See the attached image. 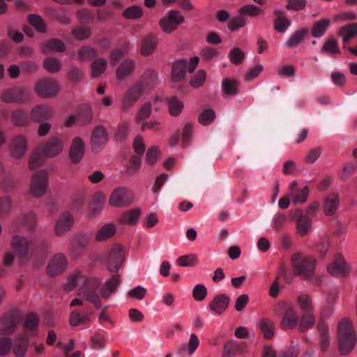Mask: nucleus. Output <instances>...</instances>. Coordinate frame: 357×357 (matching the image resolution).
<instances>
[{
    "instance_id": "nucleus-1",
    "label": "nucleus",
    "mask_w": 357,
    "mask_h": 357,
    "mask_svg": "<svg viewBox=\"0 0 357 357\" xmlns=\"http://www.w3.org/2000/svg\"><path fill=\"white\" fill-rule=\"evenodd\" d=\"M121 282L120 276L113 275L106 280L100 289H98L102 283V279L97 277H88L81 271H75L71 273L63 285L66 291H72L77 285L80 284L78 294L86 301L91 303L95 307L101 306V298L108 299L114 294Z\"/></svg>"
},
{
    "instance_id": "nucleus-2",
    "label": "nucleus",
    "mask_w": 357,
    "mask_h": 357,
    "mask_svg": "<svg viewBox=\"0 0 357 357\" xmlns=\"http://www.w3.org/2000/svg\"><path fill=\"white\" fill-rule=\"evenodd\" d=\"M337 339L340 353L348 354L354 347L356 336L352 323L347 318H343L337 326Z\"/></svg>"
},
{
    "instance_id": "nucleus-3",
    "label": "nucleus",
    "mask_w": 357,
    "mask_h": 357,
    "mask_svg": "<svg viewBox=\"0 0 357 357\" xmlns=\"http://www.w3.org/2000/svg\"><path fill=\"white\" fill-rule=\"evenodd\" d=\"M275 310L282 314L280 328L283 330L294 329L297 327L299 319L298 312L291 301H281L275 305Z\"/></svg>"
},
{
    "instance_id": "nucleus-4",
    "label": "nucleus",
    "mask_w": 357,
    "mask_h": 357,
    "mask_svg": "<svg viewBox=\"0 0 357 357\" xmlns=\"http://www.w3.org/2000/svg\"><path fill=\"white\" fill-rule=\"evenodd\" d=\"M291 266L293 274L301 276L303 279H309L312 274V259L311 257H303L300 253H296L291 258Z\"/></svg>"
},
{
    "instance_id": "nucleus-5",
    "label": "nucleus",
    "mask_w": 357,
    "mask_h": 357,
    "mask_svg": "<svg viewBox=\"0 0 357 357\" xmlns=\"http://www.w3.org/2000/svg\"><path fill=\"white\" fill-rule=\"evenodd\" d=\"M49 185V175L46 170H40L32 175L30 183V193L39 198L44 196Z\"/></svg>"
},
{
    "instance_id": "nucleus-6",
    "label": "nucleus",
    "mask_w": 357,
    "mask_h": 357,
    "mask_svg": "<svg viewBox=\"0 0 357 357\" xmlns=\"http://www.w3.org/2000/svg\"><path fill=\"white\" fill-rule=\"evenodd\" d=\"M135 199L132 191L125 187L115 188L109 199V204L115 208H125L130 206Z\"/></svg>"
},
{
    "instance_id": "nucleus-7",
    "label": "nucleus",
    "mask_w": 357,
    "mask_h": 357,
    "mask_svg": "<svg viewBox=\"0 0 357 357\" xmlns=\"http://www.w3.org/2000/svg\"><path fill=\"white\" fill-rule=\"evenodd\" d=\"M332 311V307H329L327 312H323L317 325V339L323 351L327 349L330 344L331 335L326 319L329 317Z\"/></svg>"
},
{
    "instance_id": "nucleus-8",
    "label": "nucleus",
    "mask_w": 357,
    "mask_h": 357,
    "mask_svg": "<svg viewBox=\"0 0 357 357\" xmlns=\"http://www.w3.org/2000/svg\"><path fill=\"white\" fill-rule=\"evenodd\" d=\"M124 260L123 247L115 244L103 259L107 268L112 273L117 272L122 266Z\"/></svg>"
},
{
    "instance_id": "nucleus-9",
    "label": "nucleus",
    "mask_w": 357,
    "mask_h": 357,
    "mask_svg": "<svg viewBox=\"0 0 357 357\" xmlns=\"http://www.w3.org/2000/svg\"><path fill=\"white\" fill-rule=\"evenodd\" d=\"M35 92L43 98H50L56 96L59 91V84L54 79H42L36 82Z\"/></svg>"
},
{
    "instance_id": "nucleus-10",
    "label": "nucleus",
    "mask_w": 357,
    "mask_h": 357,
    "mask_svg": "<svg viewBox=\"0 0 357 357\" xmlns=\"http://www.w3.org/2000/svg\"><path fill=\"white\" fill-rule=\"evenodd\" d=\"M32 241H28L25 237L14 235L10 241V245L15 254L22 261L25 260L31 252Z\"/></svg>"
},
{
    "instance_id": "nucleus-11",
    "label": "nucleus",
    "mask_w": 357,
    "mask_h": 357,
    "mask_svg": "<svg viewBox=\"0 0 357 357\" xmlns=\"http://www.w3.org/2000/svg\"><path fill=\"white\" fill-rule=\"evenodd\" d=\"M185 20L184 17L178 10H172L166 17H162L159 24L163 32L170 33L176 30L178 26Z\"/></svg>"
},
{
    "instance_id": "nucleus-12",
    "label": "nucleus",
    "mask_w": 357,
    "mask_h": 357,
    "mask_svg": "<svg viewBox=\"0 0 357 357\" xmlns=\"http://www.w3.org/2000/svg\"><path fill=\"white\" fill-rule=\"evenodd\" d=\"M143 83L137 82L126 92L121 102V109L128 110L140 98L143 93Z\"/></svg>"
},
{
    "instance_id": "nucleus-13",
    "label": "nucleus",
    "mask_w": 357,
    "mask_h": 357,
    "mask_svg": "<svg viewBox=\"0 0 357 357\" xmlns=\"http://www.w3.org/2000/svg\"><path fill=\"white\" fill-rule=\"evenodd\" d=\"M28 145L29 142L26 136L18 135L13 137L9 143L10 155L15 159H21L26 154Z\"/></svg>"
},
{
    "instance_id": "nucleus-14",
    "label": "nucleus",
    "mask_w": 357,
    "mask_h": 357,
    "mask_svg": "<svg viewBox=\"0 0 357 357\" xmlns=\"http://www.w3.org/2000/svg\"><path fill=\"white\" fill-rule=\"evenodd\" d=\"M20 321V313L10 312L3 315L0 319V331L1 334H11L15 330Z\"/></svg>"
},
{
    "instance_id": "nucleus-15",
    "label": "nucleus",
    "mask_w": 357,
    "mask_h": 357,
    "mask_svg": "<svg viewBox=\"0 0 357 357\" xmlns=\"http://www.w3.org/2000/svg\"><path fill=\"white\" fill-rule=\"evenodd\" d=\"M289 193L294 204H303L307 199L309 188L304 183H299L296 181H294L290 184Z\"/></svg>"
},
{
    "instance_id": "nucleus-16",
    "label": "nucleus",
    "mask_w": 357,
    "mask_h": 357,
    "mask_svg": "<svg viewBox=\"0 0 357 357\" xmlns=\"http://www.w3.org/2000/svg\"><path fill=\"white\" fill-rule=\"evenodd\" d=\"M108 141V133L106 129L98 126L96 127L91 133V146L93 152H99L103 149Z\"/></svg>"
},
{
    "instance_id": "nucleus-17",
    "label": "nucleus",
    "mask_w": 357,
    "mask_h": 357,
    "mask_svg": "<svg viewBox=\"0 0 357 357\" xmlns=\"http://www.w3.org/2000/svg\"><path fill=\"white\" fill-rule=\"evenodd\" d=\"M74 225L73 216L68 212L61 213L54 225V232L57 236H63L71 230Z\"/></svg>"
},
{
    "instance_id": "nucleus-18",
    "label": "nucleus",
    "mask_w": 357,
    "mask_h": 357,
    "mask_svg": "<svg viewBox=\"0 0 357 357\" xmlns=\"http://www.w3.org/2000/svg\"><path fill=\"white\" fill-rule=\"evenodd\" d=\"M1 98L5 102H25L29 99V91L20 87L12 88L5 91Z\"/></svg>"
},
{
    "instance_id": "nucleus-19",
    "label": "nucleus",
    "mask_w": 357,
    "mask_h": 357,
    "mask_svg": "<svg viewBox=\"0 0 357 357\" xmlns=\"http://www.w3.org/2000/svg\"><path fill=\"white\" fill-rule=\"evenodd\" d=\"M63 148V140L56 136H52L45 143L43 153L47 158H54L62 153Z\"/></svg>"
},
{
    "instance_id": "nucleus-20",
    "label": "nucleus",
    "mask_w": 357,
    "mask_h": 357,
    "mask_svg": "<svg viewBox=\"0 0 357 357\" xmlns=\"http://www.w3.org/2000/svg\"><path fill=\"white\" fill-rule=\"evenodd\" d=\"M68 261L64 255L61 253L56 254L50 260L47 272L50 276H55L61 274L67 268Z\"/></svg>"
},
{
    "instance_id": "nucleus-21",
    "label": "nucleus",
    "mask_w": 357,
    "mask_h": 357,
    "mask_svg": "<svg viewBox=\"0 0 357 357\" xmlns=\"http://www.w3.org/2000/svg\"><path fill=\"white\" fill-rule=\"evenodd\" d=\"M85 151L84 143L79 137L73 139L69 150L70 159L74 163H78L82 159Z\"/></svg>"
},
{
    "instance_id": "nucleus-22",
    "label": "nucleus",
    "mask_w": 357,
    "mask_h": 357,
    "mask_svg": "<svg viewBox=\"0 0 357 357\" xmlns=\"http://www.w3.org/2000/svg\"><path fill=\"white\" fill-rule=\"evenodd\" d=\"M328 273L333 275H346L348 273L349 266L341 255H336L333 263L327 267Z\"/></svg>"
},
{
    "instance_id": "nucleus-23",
    "label": "nucleus",
    "mask_w": 357,
    "mask_h": 357,
    "mask_svg": "<svg viewBox=\"0 0 357 357\" xmlns=\"http://www.w3.org/2000/svg\"><path fill=\"white\" fill-rule=\"evenodd\" d=\"M230 298L225 294L217 295L210 303V309L216 314H221L227 308Z\"/></svg>"
},
{
    "instance_id": "nucleus-24",
    "label": "nucleus",
    "mask_w": 357,
    "mask_h": 357,
    "mask_svg": "<svg viewBox=\"0 0 357 357\" xmlns=\"http://www.w3.org/2000/svg\"><path fill=\"white\" fill-rule=\"evenodd\" d=\"M52 116V108L46 105L34 107L31 111V118L33 121L42 122L50 119Z\"/></svg>"
},
{
    "instance_id": "nucleus-25",
    "label": "nucleus",
    "mask_w": 357,
    "mask_h": 357,
    "mask_svg": "<svg viewBox=\"0 0 357 357\" xmlns=\"http://www.w3.org/2000/svg\"><path fill=\"white\" fill-rule=\"evenodd\" d=\"M116 232V227L114 224H105L98 230L95 238L98 242L105 241L113 237Z\"/></svg>"
},
{
    "instance_id": "nucleus-26",
    "label": "nucleus",
    "mask_w": 357,
    "mask_h": 357,
    "mask_svg": "<svg viewBox=\"0 0 357 357\" xmlns=\"http://www.w3.org/2000/svg\"><path fill=\"white\" fill-rule=\"evenodd\" d=\"M187 61L180 59L172 66V79L174 82H180L184 79L186 73Z\"/></svg>"
},
{
    "instance_id": "nucleus-27",
    "label": "nucleus",
    "mask_w": 357,
    "mask_h": 357,
    "mask_svg": "<svg viewBox=\"0 0 357 357\" xmlns=\"http://www.w3.org/2000/svg\"><path fill=\"white\" fill-rule=\"evenodd\" d=\"M135 64L130 59L123 61L116 68V75L119 80H122L128 77L135 70Z\"/></svg>"
},
{
    "instance_id": "nucleus-28",
    "label": "nucleus",
    "mask_w": 357,
    "mask_h": 357,
    "mask_svg": "<svg viewBox=\"0 0 357 357\" xmlns=\"http://www.w3.org/2000/svg\"><path fill=\"white\" fill-rule=\"evenodd\" d=\"M92 313L79 312L74 310L70 314L69 324L72 326H77L82 324H86L91 321Z\"/></svg>"
},
{
    "instance_id": "nucleus-29",
    "label": "nucleus",
    "mask_w": 357,
    "mask_h": 357,
    "mask_svg": "<svg viewBox=\"0 0 357 357\" xmlns=\"http://www.w3.org/2000/svg\"><path fill=\"white\" fill-rule=\"evenodd\" d=\"M141 209L136 208L124 212L119 218V222L129 225H135L140 216Z\"/></svg>"
},
{
    "instance_id": "nucleus-30",
    "label": "nucleus",
    "mask_w": 357,
    "mask_h": 357,
    "mask_svg": "<svg viewBox=\"0 0 357 357\" xmlns=\"http://www.w3.org/2000/svg\"><path fill=\"white\" fill-rule=\"evenodd\" d=\"M199 345V340L195 333H191L187 344H181L178 349L180 354L188 353L192 355Z\"/></svg>"
},
{
    "instance_id": "nucleus-31",
    "label": "nucleus",
    "mask_w": 357,
    "mask_h": 357,
    "mask_svg": "<svg viewBox=\"0 0 357 357\" xmlns=\"http://www.w3.org/2000/svg\"><path fill=\"white\" fill-rule=\"evenodd\" d=\"M29 340L25 335H20L15 338L13 353L16 357H24L28 349Z\"/></svg>"
},
{
    "instance_id": "nucleus-32",
    "label": "nucleus",
    "mask_w": 357,
    "mask_h": 357,
    "mask_svg": "<svg viewBox=\"0 0 357 357\" xmlns=\"http://www.w3.org/2000/svg\"><path fill=\"white\" fill-rule=\"evenodd\" d=\"M357 24H350L342 26L338 31L339 36L342 37L344 48L347 44L356 35Z\"/></svg>"
},
{
    "instance_id": "nucleus-33",
    "label": "nucleus",
    "mask_w": 357,
    "mask_h": 357,
    "mask_svg": "<svg viewBox=\"0 0 357 357\" xmlns=\"http://www.w3.org/2000/svg\"><path fill=\"white\" fill-rule=\"evenodd\" d=\"M339 206L337 194L331 193L326 197L324 204V211L327 215H333Z\"/></svg>"
},
{
    "instance_id": "nucleus-34",
    "label": "nucleus",
    "mask_w": 357,
    "mask_h": 357,
    "mask_svg": "<svg viewBox=\"0 0 357 357\" xmlns=\"http://www.w3.org/2000/svg\"><path fill=\"white\" fill-rule=\"evenodd\" d=\"M66 49L65 44L59 39H51L42 45L41 51L44 54L52 52H63Z\"/></svg>"
},
{
    "instance_id": "nucleus-35",
    "label": "nucleus",
    "mask_w": 357,
    "mask_h": 357,
    "mask_svg": "<svg viewBox=\"0 0 357 357\" xmlns=\"http://www.w3.org/2000/svg\"><path fill=\"white\" fill-rule=\"evenodd\" d=\"M157 46V41L153 36H148L143 38L140 53L144 56L151 55Z\"/></svg>"
},
{
    "instance_id": "nucleus-36",
    "label": "nucleus",
    "mask_w": 357,
    "mask_h": 357,
    "mask_svg": "<svg viewBox=\"0 0 357 357\" xmlns=\"http://www.w3.org/2000/svg\"><path fill=\"white\" fill-rule=\"evenodd\" d=\"M297 305L302 314L311 313L312 310V302L310 295L302 294L297 296Z\"/></svg>"
},
{
    "instance_id": "nucleus-37",
    "label": "nucleus",
    "mask_w": 357,
    "mask_h": 357,
    "mask_svg": "<svg viewBox=\"0 0 357 357\" xmlns=\"http://www.w3.org/2000/svg\"><path fill=\"white\" fill-rule=\"evenodd\" d=\"M263 336L266 339H271L274 335V323L268 318L262 319L258 324Z\"/></svg>"
},
{
    "instance_id": "nucleus-38",
    "label": "nucleus",
    "mask_w": 357,
    "mask_h": 357,
    "mask_svg": "<svg viewBox=\"0 0 357 357\" xmlns=\"http://www.w3.org/2000/svg\"><path fill=\"white\" fill-rule=\"evenodd\" d=\"M238 86L239 83L236 79L226 77L222 82V91L226 95H236L238 93Z\"/></svg>"
},
{
    "instance_id": "nucleus-39",
    "label": "nucleus",
    "mask_w": 357,
    "mask_h": 357,
    "mask_svg": "<svg viewBox=\"0 0 357 357\" xmlns=\"http://www.w3.org/2000/svg\"><path fill=\"white\" fill-rule=\"evenodd\" d=\"M27 20L38 32L45 33L47 31V25L40 15L30 14L27 17Z\"/></svg>"
},
{
    "instance_id": "nucleus-40",
    "label": "nucleus",
    "mask_w": 357,
    "mask_h": 357,
    "mask_svg": "<svg viewBox=\"0 0 357 357\" xmlns=\"http://www.w3.org/2000/svg\"><path fill=\"white\" fill-rule=\"evenodd\" d=\"M97 56V51L89 46L82 47L77 54V59L79 61H89Z\"/></svg>"
},
{
    "instance_id": "nucleus-41",
    "label": "nucleus",
    "mask_w": 357,
    "mask_h": 357,
    "mask_svg": "<svg viewBox=\"0 0 357 357\" xmlns=\"http://www.w3.org/2000/svg\"><path fill=\"white\" fill-rule=\"evenodd\" d=\"M307 33L306 28H302L295 31L287 40L286 45L288 47H294L300 44Z\"/></svg>"
},
{
    "instance_id": "nucleus-42",
    "label": "nucleus",
    "mask_w": 357,
    "mask_h": 357,
    "mask_svg": "<svg viewBox=\"0 0 357 357\" xmlns=\"http://www.w3.org/2000/svg\"><path fill=\"white\" fill-rule=\"evenodd\" d=\"M107 62L105 59L98 58L91 63V77L93 78L100 76L106 70Z\"/></svg>"
},
{
    "instance_id": "nucleus-43",
    "label": "nucleus",
    "mask_w": 357,
    "mask_h": 357,
    "mask_svg": "<svg viewBox=\"0 0 357 357\" xmlns=\"http://www.w3.org/2000/svg\"><path fill=\"white\" fill-rule=\"evenodd\" d=\"M43 68L51 73H56L61 69V61L55 57H47L43 61Z\"/></svg>"
},
{
    "instance_id": "nucleus-44",
    "label": "nucleus",
    "mask_w": 357,
    "mask_h": 357,
    "mask_svg": "<svg viewBox=\"0 0 357 357\" xmlns=\"http://www.w3.org/2000/svg\"><path fill=\"white\" fill-rule=\"evenodd\" d=\"M168 110L172 116H178L183 109V102L177 98L167 99Z\"/></svg>"
},
{
    "instance_id": "nucleus-45",
    "label": "nucleus",
    "mask_w": 357,
    "mask_h": 357,
    "mask_svg": "<svg viewBox=\"0 0 357 357\" xmlns=\"http://www.w3.org/2000/svg\"><path fill=\"white\" fill-rule=\"evenodd\" d=\"M22 225L28 232H33L37 225L36 215L32 212L24 215L22 220Z\"/></svg>"
},
{
    "instance_id": "nucleus-46",
    "label": "nucleus",
    "mask_w": 357,
    "mask_h": 357,
    "mask_svg": "<svg viewBox=\"0 0 357 357\" xmlns=\"http://www.w3.org/2000/svg\"><path fill=\"white\" fill-rule=\"evenodd\" d=\"M238 13L249 17H256L263 14L264 10L255 5L246 4L239 8Z\"/></svg>"
},
{
    "instance_id": "nucleus-47",
    "label": "nucleus",
    "mask_w": 357,
    "mask_h": 357,
    "mask_svg": "<svg viewBox=\"0 0 357 357\" xmlns=\"http://www.w3.org/2000/svg\"><path fill=\"white\" fill-rule=\"evenodd\" d=\"M144 11L139 6H132L128 7L123 12V17L128 20H136L142 17Z\"/></svg>"
},
{
    "instance_id": "nucleus-48",
    "label": "nucleus",
    "mask_w": 357,
    "mask_h": 357,
    "mask_svg": "<svg viewBox=\"0 0 357 357\" xmlns=\"http://www.w3.org/2000/svg\"><path fill=\"white\" fill-rule=\"evenodd\" d=\"M39 323L38 316L33 313H29L27 314L24 321V328L28 331H34L37 329Z\"/></svg>"
},
{
    "instance_id": "nucleus-49",
    "label": "nucleus",
    "mask_w": 357,
    "mask_h": 357,
    "mask_svg": "<svg viewBox=\"0 0 357 357\" xmlns=\"http://www.w3.org/2000/svg\"><path fill=\"white\" fill-rule=\"evenodd\" d=\"M298 328L301 333H304L312 327V314H302L298 321Z\"/></svg>"
},
{
    "instance_id": "nucleus-50",
    "label": "nucleus",
    "mask_w": 357,
    "mask_h": 357,
    "mask_svg": "<svg viewBox=\"0 0 357 357\" xmlns=\"http://www.w3.org/2000/svg\"><path fill=\"white\" fill-rule=\"evenodd\" d=\"M331 20L326 18L314 22V37L322 36L328 29Z\"/></svg>"
},
{
    "instance_id": "nucleus-51",
    "label": "nucleus",
    "mask_w": 357,
    "mask_h": 357,
    "mask_svg": "<svg viewBox=\"0 0 357 357\" xmlns=\"http://www.w3.org/2000/svg\"><path fill=\"white\" fill-rule=\"evenodd\" d=\"M322 52L330 54H337L340 53L337 40L331 37L328 38L322 47Z\"/></svg>"
},
{
    "instance_id": "nucleus-52",
    "label": "nucleus",
    "mask_w": 357,
    "mask_h": 357,
    "mask_svg": "<svg viewBox=\"0 0 357 357\" xmlns=\"http://www.w3.org/2000/svg\"><path fill=\"white\" fill-rule=\"evenodd\" d=\"M311 227L310 220L306 215H301L297 220L298 232L301 236H305Z\"/></svg>"
},
{
    "instance_id": "nucleus-53",
    "label": "nucleus",
    "mask_w": 357,
    "mask_h": 357,
    "mask_svg": "<svg viewBox=\"0 0 357 357\" xmlns=\"http://www.w3.org/2000/svg\"><path fill=\"white\" fill-rule=\"evenodd\" d=\"M11 120L17 126H23L28 121L27 113L24 111L17 109L11 114Z\"/></svg>"
},
{
    "instance_id": "nucleus-54",
    "label": "nucleus",
    "mask_w": 357,
    "mask_h": 357,
    "mask_svg": "<svg viewBox=\"0 0 357 357\" xmlns=\"http://www.w3.org/2000/svg\"><path fill=\"white\" fill-rule=\"evenodd\" d=\"M216 114L213 109H206L199 116V122L204 126L211 124L215 119Z\"/></svg>"
},
{
    "instance_id": "nucleus-55",
    "label": "nucleus",
    "mask_w": 357,
    "mask_h": 357,
    "mask_svg": "<svg viewBox=\"0 0 357 357\" xmlns=\"http://www.w3.org/2000/svg\"><path fill=\"white\" fill-rule=\"evenodd\" d=\"M244 52L238 47L233 48L229 54L230 61L234 65H239L243 63L245 59Z\"/></svg>"
},
{
    "instance_id": "nucleus-56",
    "label": "nucleus",
    "mask_w": 357,
    "mask_h": 357,
    "mask_svg": "<svg viewBox=\"0 0 357 357\" xmlns=\"http://www.w3.org/2000/svg\"><path fill=\"white\" fill-rule=\"evenodd\" d=\"M206 78V72L204 70H199L191 78L190 81V85L194 89H198L204 84Z\"/></svg>"
},
{
    "instance_id": "nucleus-57",
    "label": "nucleus",
    "mask_w": 357,
    "mask_h": 357,
    "mask_svg": "<svg viewBox=\"0 0 357 357\" xmlns=\"http://www.w3.org/2000/svg\"><path fill=\"white\" fill-rule=\"evenodd\" d=\"M240 344L234 340L227 342L224 346L223 357H234L236 351L238 350Z\"/></svg>"
},
{
    "instance_id": "nucleus-58",
    "label": "nucleus",
    "mask_w": 357,
    "mask_h": 357,
    "mask_svg": "<svg viewBox=\"0 0 357 357\" xmlns=\"http://www.w3.org/2000/svg\"><path fill=\"white\" fill-rule=\"evenodd\" d=\"M290 20L284 16H279L274 20V29L279 33L284 32L290 26Z\"/></svg>"
},
{
    "instance_id": "nucleus-59",
    "label": "nucleus",
    "mask_w": 357,
    "mask_h": 357,
    "mask_svg": "<svg viewBox=\"0 0 357 357\" xmlns=\"http://www.w3.org/2000/svg\"><path fill=\"white\" fill-rule=\"evenodd\" d=\"M142 81L141 82L148 86L154 85L158 80V75L155 70L152 69L146 70L142 75Z\"/></svg>"
},
{
    "instance_id": "nucleus-60",
    "label": "nucleus",
    "mask_w": 357,
    "mask_h": 357,
    "mask_svg": "<svg viewBox=\"0 0 357 357\" xmlns=\"http://www.w3.org/2000/svg\"><path fill=\"white\" fill-rule=\"evenodd\" d=\"M197 257L192 254L179 257L176 260L177 264L183 267L193 266L197 264Z\"/></svg>"
},
{
    "instance_id": "nucleus-61",
    "label": "nucleus",
    "mask_w": 357,
    "mask_h": 357,
    "mask_svg": "<svg viewBox=\"0 0 357 357\" xmlns=\"http://www.w3.org/2000/svg\"><path fill=\"white\" fill-rule=\"evenodd\" d=\"M199 54L204 61H210L219 55V52L213 47H205L200 51Z\"/></svg>"
},
{
    "instance_id": "nucleus-62",
    "label": "nucleus",
    "mask_w": 357,
    "mask_h": 357,
    "mask_svg": "<svg viewBox=\"0 0 357 357\" xmlns=\"http://www.w3.org/2000/svg\"><path fill=\"white\" fill-rule=\"evenodd\" d=\"M72 34L77 40H83L89 38L91 29L87 26L78 27L73 30Z\"/></svg>"
},
{
    "instance_id": "nucleus-63",
    "label": "nucleus",
    "mask_w": 357,
    "mask_h": 357,
    "mask_svg": "<svg viewBox=\"0 0 357 357\" xmlns=\"http://www.w3.org/2000/svg\"><path fill=\"white\" fill-rule=\"evenodd\" d=\"M151 105L149 102H145L142 105L140 109L137 112L135 121L137 123L141 122L142 120L148 118L151 114Z\"/></svg>"
},
{
    "instance_id": "nucleus-64",
    "label": "nucleus",
    "mask_w": 357,
    "mask_h": 357,
    "mask_svg": "<svg viewBox=\"0 0 357 357\" xmlns=\"http://www.w3.org/2000/svg\"><path fill=\"white\" fill-rule=\"evenodd\" d=\"M356 168L357 162L347 163L345 165H344V167H342V170L340 174V177L341 180L345 181L348 179L351 176V175L354 172Z\"/></svg>"
}]
</instances>
